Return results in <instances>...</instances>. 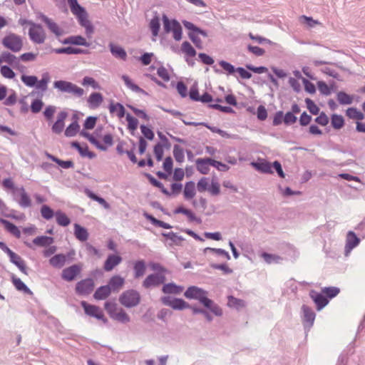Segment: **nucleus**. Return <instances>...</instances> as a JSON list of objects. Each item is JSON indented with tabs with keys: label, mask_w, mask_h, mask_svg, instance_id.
<instances>
[{
	"label": "nucleus",
	"mask_w": 365,
	"mask_h": 365,
	"mask_svg": "<svg viewBox=\"0 0 365 365\" xmlns=\"http://www.w3.org/2000/svg\"><path fill=\"white\" fill-rule=\"evenodd\" d=\"M68 3L71 11L76 16L79 24L85 28L87 36H90L93 33V27L88 20L86 11L78 3L77 0H68Z\"/></svg>",
	"instance_id": "nucleus-1"
},
{
	"label": "nucleus",
	"mask_w": 365,
	"mask_h": 365,
	"mask_svg": "<svg viewBox=\"0 0 365 365\" xmlns=\"http://www.w3.org/2000/svg\"><path fill=\"white\" fill-rule=\"evenodd\" d=\"M105 309L110 317L122 323H127L130 321L128 314L120 307H118L114 302H107L104 304Z\"/></svg>",
	"instance_id": "nucleus-2"
},
{
	"label": "nucleus",
	"mask_w": 365,
	"mask_h": 365,
	"mask_svg": "<svg viewBox=\"0 0 365 365\" xmlns=\"http://www.w3.org/2000/svg\"><path fill=\"white\" fill-rule=\"evenodd\" d=\"M1 43L4 48L15 53L20 51L23 48L22 38L14 33L6 34L2 38Z\"/></svg>",
	"instance_id": "nucleus-3"
},
{
	"label": "nucleus",
	"mask_w": 365,
	"mask_h": 365,
	"mask_svg": "<svg viewBox=\"0 0 365 365\" xmlns=\"http://www.w3.org/2000/svg\"><path fill=\"white\" fill-rule=\"evenodd\" d=\"M184 295L187 299H194L198 300L203 305H208L211 303V299L207 297V292L195 286H192L187 288L184 293Z\"/></svg>",
	"instance_id": "nucleus-4"
},
{
	"label": "nucleus",
	"mask_w": 365,
	"mask_h": 365,
	"mask_svg": "<svg viewBox=\"0 0 365 365\" xmlns=\"http://www.w3.org/2000/svg\"><path fill=\"white\" fill-rule=\"evenodd\" d=\"M29 36L36 44H42L46 39V34L41 25L29 23Z\"/></svg>",
	"instance_id": "nucleus-5"
},
{
	"label": "nucleus",
	"mask_w": 365,
	"mask_h": 365,
	"mask_svg": "<svg viewBox=\"0 0 365 365\" xmlns=\"http://www.w3.org/2000/svg\"><path fill=\"white\" fill-rule=\"evenodd\" d=\"M140 294L133 289H129L122 293L119 297L120 303L125 307L130 308L140 303Z\"/></svg>",
	"instance_id": "nucleus-6"
},
{
	"label": "nucleus",
	"mask_w": 365,
	"mask_h": 365,
	"mask_svg": "<svg viewBox=\"0 0 365 365\" xmlns=\"http://www.w3.org/2000/svg\"><path fill=\"white\" fill-rule=\"evenodd\" d=\"M82 266L81 264H73L63 269L61 277L67 282L74 280L81 273Z\"/></svg>",
	"instance_id": "nucleus-7"
},
{
	"label": "nucleus",
	"mask_w": 365,
	"mask_h": 365,
	"mask_svg": "<svg viewBox=\"0 0 365 365\" xmlns=\"http://www.w3.org/2000/svg\"><path fill=\"white\" fill-rule=\"evenodd\" d=\"M162 302L173 309L182 310L190 307V304L182 299H172L170 297H164L161 299Z\"/></svg>",
	"instance_id": "nucleus-8"
},
{
	"label": "nucleus",
	"mask_w": 365,
	"mask_h": 365,
	"mask_svg": "<svg viewBox=\"0 0 365 365\" xmlns=\"http://www.w3.org/2000/svg\"><path fill=\"white\" fill-rule=\"evenodd\" d=\"M94 288V282L92 279H85L76 284V292L78 294L87 295L92 292Z\"/></svg>",
	"instance_id": "nucleus-9"
},
{
	"label": "nucleus",
	"mask_w": 365,
	"mask_h": 365,
	"mask_svg": "<svg viewBox=\"0 0 365 365\" xmlns=\"http://www.w3.org/2000/svg\"><path fill=\"white\" fill-rule=\"evenodd\" d=\"M81 304L87 315L96 317L98 319H103L104 322H106V319H104V314L102 310L98 307L89 304L85 301H82Z\"/></svg>",
	"instance_id": "nucleus-10"
},
{
	"label": "nucleus",
	"mask_w": 365,
	"mask_h": 365,
	"mask_svg": "<svg viewBox=\"0 0 365 365\" xmlns=\"http://www.w3.org/2000/svg\"><path fill=\"white\" fill-rule=\"evenodd\" d=\"M165 280V277L162 274H152L148 275L143 282V286L145 288L157 287L163 284Z\"/></svg>",
	"instance_id": "nucleus-11"
},
{
	"label": "nucleus",
	"mask_w": 365,
	"mask_h": 365,
	"mask_svg": "<svg viewBox=\"0 0 365 365\" xmlns=\"http://www.w3.org/2000/svg\"><path fill=\"white\" fill-rule=\"evenodd\" d=\"M41 20L46 24L49 31L52 32L57 38L63 36L65 34L64 30L51 19H49L46 16H42Z\"/></svg>",
	"instance_id": "nucleus-12"
},
{
	"label": "nucleus",
	"mask_w": 365,
	"mask_h": 365,
	"mask_svg": "<svg viewBox=\"0 0 365 365\" xmlns=\"http://www.w3.org/2000/svg\"><path fill=\"white\" fill-rule=\"evenodd\" d=\"M10 258V260L14 263L18 268L25 274H27V269L25 262L24 259L17 254L14 252L9 248L5 252Z\"/></svg>",
	"instance_id": "nucleus-13"
},
{
	"label": "nucleus",
	"mask_w": 365,
	"mask_h": 365,
	"mask_svg": "<svg viewBox=\"0 0 365 365\" xmlns=\"http://www.w3.org/2000/svg\"><path fill=\"white\" fill-rule=\"evenodd\" d=\"M88 140L92 144L95 145L98 148L102 150H107L108 147L113 145V136L110 134H106L103 137V143H100L98 140L92 136L88 138Z\"/></svg>",
	"instance_id": "nucleus-14"
},
{
	"label": "nucleus",
	"mask_w": 365,
	"mask_h": 365,
	"mask_svg": "<svg viewBox=\"0 0 365 365\" xmlns=\"http://www.w3.org/2000/svg\"><path fill=\"white\" fill-rule=\"evenodd\" d=\"M309 296L316 304L317 310H321L329 303V300L322 292L319 293L314 290H312L309 293Z\"/></svg>",
	"instance_id": "nucleus-15"
},
{
	"label": "nucleus",
	"mask_w": 365,
	"mask_h": 365,
	"mask_svg": "<svg viewBox=\"0 0 365 365\" xmlns=\"http://www.w3.org/2000/svg\"><path fill=\"white\" fill-rule=\"evenodd\" d=\"M360 242L359 238L353 231H349L346 235L345 252L348 255L354 247L358 246Z\"/></svg>",
	"instance_id": "nucleus-16"
},
{
	"label": "nucleus",
	"mask_w": 365,
	"mask_h": 365,
	"mask_svg": "<svg viewBox=\"0 0 365 365\" xmlns=\"http://www.w3.org/2000/svg\"><path fill=\"white\" fill-rule=\"evenodd\" d=\"M67 116L68 113L66 111H61L58 113L57 119L51 128L53 133L56 134H60L62 133L65 126L64 121Z\"/></svg>",
	"instance_id": "nucleus-17"
},
{
	"label": "nucleus",
	"mask_w": 365,
	"mask_h": 365,
	"mask_svg": "<svg viewBox=\"0 0 365 365\" xmlns=\"http://www.w3.org/2000/svg\"><path fill=\"white\" fill-rule=\"evenodd\" d=\"M303 312V323L305 326L311 327L315 320V313L312 309L307 305H303L302 307Z\"/></svg>",
	"instance_id": "nucleus-18"
},
{
	"label": "nucleus",
	"mask_w": 365,
	"mask_h": 365,
	"mask_svg": "<svg viewBox=\"0 0 365 365\" xmlns=\"http://www.w3.org/2000/svg\"><path fill=\"white\" fill-rule=\"evenodd\" d=\"M63 44H73L77 46H84L88 47L90 46V43H88L86 39L81 36H71L63 41H62Z\"/></svg>",
	"instance_id": "nucleus-19"
},
{
	"label": "nucleus",
	"mask_w": 365,
	"mask_h": 365,
	"mask_svg": "<svg viewBox=\"0 0 365 365\" xmlns=\"http://www.w3.org/2000/svg\"><path fill=\"white\" fill-rule=\"evenodd\" d=\"M197 170L203 175L208 174L210 172V165H211V158H198L195 161Z\"/></svg>",
	"instance_id": "nucleus-20"
},
{
	"label": "nucleus",
	"mask_w": 365,
	"mask_h": 365,
	"mask_svg": "<svg viewBox=\"0 0 365 365\" xmlns=\"http://www.w3.org/2000/svg\"><path fill=\"white\" fill-rule=\"evenodd\" d=\"M122 261L121 257L115 255H110L108 257L104 263V269L107 272L111 271L115 266L119 264Z\"/></svg>",
	"instance_id": "nucleus-21"
},
{
	"label": "nucleus",
	"mask_w": 365,
	"mask_h": 365,
	"mask_svg": "<svg viewBox=\"0 0 365 365\" xmlns=\"http://www.w3.org/2000/svg\"><path fill=\"white\" fill-rule=\"evenodd\" d=\"M67 257L63 254H58L53 256L49 259V264L55 267L60 269L64 266L66 262Z\"/></svg>",
	"instance_id": "nucleus-22"
},
{
	"label": "nucleus",
	"mask_w": 365,
	"mask_h": 365,
	"mask_svg": "<svg viewBox=\"0 0 365 365\" xmlns=\"http://www.w3.org/2000/svg\"><path fill=\"white\" fill-rule=\"evenodd\" d=\"M124 284V279L118 275H115L109 280L108 286L113 292H118Z\"/></svg>",
	"instance_id": "nucleus-23"
},
{
	"label": "nucleus",
	"mask_w": 365,
	"mask_h": 365,
	"mask_svg": "<svg viewBox=\"0 0 365 365\" xmlns=\"http://www.w3.org/2000/svg\"><path fill=\"white\" fill-rule=\"evenodd\" d=\"M110 287L108 285L101 286L96 289L93 297L97 300H103L109 297L111 293Z\"/></svg>",
	"instance_id": "nucleus-24"
},
{
	"label": "nucleus",
	"mask_w": 365,
	"mask_h": 365,
	"mask_svg": "<svg viewBox=\"0 0 365 365\" xmlns=\"http://www.w3.org/2000/svg\"><path fill=\"white\" fill-rule=\"evenodd\" d=\"M11 282L15 287V288L20 292H22L25 294L32 295L33 292L31 289L18 277L13 275L11 277Z\"/></svg>",
	"instance_id": "nucleus-25"
},
{
	"label": "nucleus",
	"mask_w": 365,
	"mask_h": 365,
	"mask_svg": "<svg viewBox=\"0 0 365 365\" xmlns=\"http://www.w3.org/2000/svg\"><path fill=\"white\" fill-rule=\"evenodd\" d=\"M103 101V96L100 93H93L88 98V103L91 108H96L100 106Z\"/></svg>",
	"instance_id": "nucleus-26"
},
{
	"label": "nucleus",
	"mask_w": 365,
	"mask_h": 365,
	"mask_svg": "<svg viewBox=\"0 0 365 365\" xmlns=\"http://www.w3.org/2000/svg\"><path fill=\"white\" fill-rule=\"evenodd\" d=\"M0 222L9 232L18 238L21 237V232L14 224L4 219H0Z\"/></svg>",
	"instance_id": "nucleus-27"
},
{
	"label": "nucleus",
	"mask_w": 365,
	"mask_h": 365,
	"mask_svg": "<svg viewBox=\"0 0 365 365\" xmlns=\"http://www.w3.org/2000/svg\"><path fill=\"white\" fill-rule=\"evenodd\" d=\"M18 58L14 54L4 51L0 56V66L3 63H6L10 66H14L16 64Z\"/></svg>",
	"instance_id": "nucleus-28"
},
{
	"label": "nucleus",
	"mask_w": 365,
	"mask_h": 365,
	"mask_svg": "<svg viewBox=\"0 0 365 365\" xmlns=\"http://www.w3.org/2000/svg\"><path fill=\"white\" fill-rule=\"evenodd\" d=\"M19 192L20 199L19 200V203L20 206L23 207H29L31 206V200L26 193L25 189L21 187L20 188H18V190Z\"/></svg>",
	"instance_id": "nucleus-29"
},
{
	"label": "nucleus",
	"mask_w": 365,
	"mask_h": 365,
	"mask_svg": "<svg viewBox=\"0 0 365 365\" xmlns=\"http://www.w3.org/2000/svg\"><path fill=\"white\" fill-rule=\"evenodd\" d=\"M111 53L116 58L122 60H125L127 58V53L120 46L110 43L109 45Z\"/></svg>",
	"instance_id": "nucleus-30"
},
{
	"label": "nucleus",
	"mask_w": 365,
	"mask_h": 365,
	"mask_svg": "<svg viewBox=\"0 0 365 365\" xmlns=\"http://www.w3.org/2000/svg\"><path fill=\"white\" fill-rule=\"evenodd\" d=\"M74 235L81 242L86 241L88 238V233L86 229L78 224L74 225Z\"/></svg>",
	"instance_id": "nucleus-31"
},
{
	"label": "nucleus",
	"mask_w": 365,
	"mask_h": 365,
	"mask_svg": "<svg viewBox=\"0 0 365 365\" xmlns=\"http://www.w3.org/2000/svg\"><path fill=\"white\" fill-rule=\"evenodd\" d=\"M184 289L183 287L178 286L174 283L166 284L163 287V292L165 294H180Z\"/></svg>",
	"instance_id": "nucleus-32"
},
{
	"label": "nucleus",
	"mask_w": 365,
	"mask_h": 365,
	"mask_svg": "<svg viewBox=\"0 0 365 365\" xmlns=\"http://www.w3.org/2000/svg\"><path fill=\"white\" fill-rule=\"evenodd\" d=\"M184 197L185 199H192L195 196V185L192 181L186 182L184 188Z\"/></svg>",
	"instance_id": "nucleus-33"
},
{
	"label": "nucleus",
	"mask_w": 365,
	"mask_h": 365,
	"mask_svg": "<svg viewBox=\"0 0 365 365\" xmlns=\"http://www.w3.org/2000/svg\"><path fill=\"white\" fill-rule=\"evenodd\" d=\"M109 111L110 113H115V115L119 118H122L125 115V108L123 106L119 103H110L109 106Z\"/></svg>",
	"instance_id": "nucleus-34"
},
{
	"label": "nucleus",
	"mask_w": 365,
	"mask_h": 365,
	"mask_svg": "<svg viewBox=\"0 0 365 365\" xmlns=\"http://www.w3.org/2000/svg\"><path fill=\"white\" fill-rule=\"evenodd\" d=\"M253 166L264 173H272V165L267 161L252 163Z\"/></svg>",
	"instance_id": "nucleus-35"
},
{
	"label": "nucleus",
	"mask_w": 365,
	"mask_h": 365,
	"mask_svg": "<svg viewBox=\"0 0 365 365\" xmlns=\"http://www.w3.org/2000/svg\"><path fill=\"white\" fill-rule=\"evenodd\" d=\"M227 306L236 309H240L245 307V302L242 299H237L232 296H229Z\"/></svg>",
	"instance_id": "nucleus-36"
},
{
	"label": "nucleus",
	"mask_w": 365,
	"mask_h": 365,
	"mask_svg": "<svg viewBox=\"0 0 365 365\" xmlns=\"http://www.w3.org/2000/svg\"><path fill=\"white\" fill-rule=\"evenodd\" d=\"M85 194L91 199L98 202L100 205H101L105 209H110V205L102 197H98L96 194H94L92 191L88 189L85 190Z\"/></svg>",
	"instance_id": "nucleus-37"
},
{
	"label": "nucleus",
	"mask_w": 365,
	"mask_h": 365,
	"mask_svg": "<svg viewBox=\"0 0 365 365\" xmlns=\"http://www.w3.org/2000/svg\"><path fill=\"white\" fill-rule=\"evenodd\" d=\"M80 130V125L76 120L71 123L65 130V135L66 137L75 136Z\"/></svg>",
	"instance_id": "nucleus-38"
},
{
	"label": "nucleus",
	"mask_w": 365,
	"mask_h": 365,
	"mask_svg": "<svg viewBox=\"0 0 365 365\" xmlns=\"http://www.w3.org/2000/svg\"><path fill=\"white\" fill-rule=\"evenodd\" d=\"M53 242V238L48 236L37 237L33 240V243L37 246L45 247L51 245Z\"/></svg>",
	"instance_id": "nucleus-39"
},
{
	"label": "nucleus",
	"mask_w": 365,
	"mask_h": 365,
	"mask_svg": "<svg viewBox=\"0 0 365 365\" xmlns=\"http://www.w3.org/2000/svg\"><path fill=\"white\" fill-rule=\"evenodd\" d=\"M133 269H134L135 278H139V277L143 276L145 272V269H146L145 264L144 261L139 260V261L135 262L134 264Z\"/></svg>",
	"instance_id": "nucleus-40"
},
{
	"label": "nucleus",
	"mask_w": 365,
	"mask_h": 365,
	"mask_svg": "<svg viewBox=\"0 0 365 365\" xmlns=\"http://www.w3.org/2000/svg\"><path fill=\"white\" fill-rule=\"evenodd\" d=\"M56 220L58 225L66 227L71 223V220L68 217L61 211H57L55 212Z\"/></svg>",
	"instance_id": "nucleus-41"
},
{
	"label": "nucleus",
	"mask_w": 365,
	"mask_h": 365,
	"mask_svg": "<svg viewBox=\"0 0 365 365\" xmlns=\"http://www.w3.org/2000/svg\"><path fill=\"white\" fill-rule=\"evenodd\" d=\"M72 84V83L66 81H56L54 82L53 86L62 92L69 93Z\"/></svg>",
	"instance_id": "nucleus-42"
},
{
	"label": "nucleus",
	"mask_w": 365,
	"mask_h": 365,
	"mask_svg": "<svg viewBox=\"0 0 365 365\" xmlns=\"http://www.w3.org/2000/svg\"><path fill=\"white\" fill-rule=\"evenodd\" d=\"M121 78L123 80L125 86L133 91L139 93L144 92L143 90L138 86L135 85L128 76L123 75Z\"/></svg>",
	"instance_id": "nucleus-43"
},
{
	"label": "nucleus",
	"mask_w": 365,
	"mask_h": 365,
	"mask_svg": "<svg viewBox=\"0 0 365 365\" xmlns=\"http://www.w3.org/2000/svg\"><path fill=\"white\" fill-rule=\"evenodd\" d=\"M50 81V76L48 73H44L42 75V78L40 81H38L36 88L37 89L41 90L42 91H45L47 90L48 83Z\"/></svg>",
	"instance_id": "nucleus-44"
},
{
	"label": "nucleus",
	"mask_w": 365,
	"mask_h": 365,
	"mask_svg": "<svg viewBox=\"0 0 365 365\" xmlns=\"http://www.w3.org/2000/svg\"><path fill=\"white\" fill-rule=\"evenodd\" d=\"M149 27L151 30L153 36L155 37L157 36L158 35L160 27V19L158 16H155L150 20Z\"/></svg>",
	"instance_id": "nucleus-45"
},
{
	"label": "nucleus",
	"mask_w": 365,
	"mask_h": 365,
	"mask_svg": "<svg viewBox=\"0 0 365 365\" xmlns=\"http://www.w3.org/2000/svg\"><path fill=\"white\" fill-rule=\"evenodd\" d=\"M331 123L333 128L340 129L344 125V120L341 115L334 114L331 115Z\"/></svg>",
	"instance_id": "nucleus-46"
},
{
	"label": "nucleus",
	"mask_w": 365,
	"mask_h": 365,
	"mask_svg": "<svg viewBox=\"0 0 365 365\" xmlns=\"http://www.w3.org/2000/svg\"><path fill=\"white\" fill-rule=\"evenodd\" d=\"M21 80L26 86L29 87L36 86L38 82V78L35 76L22 75L21 76Z\"/></svg>",
	"instance_id": "nucleus-47"
},
{
	"label": "nucleus",
	"mask_w": 365,
	"mask_h": 365,
	"mask_svg": "<svg viewBox=\"0 0 365 365\" xmlns=\"http://www.w3.org/2000/svg\"><path fill=\"white\" fill-rule=\"evenodd\" d=\"M299 21L302 24H305L308 28L314 27L316 25L321 24L317 20L313 19L312 17L302 16L299 17Z\"/></svg>",
	"instance_id": "nucleus-48"
},
{
	"label": "nucleus",
	"mask_w": 365,
	"mask_h": 365,
	"mask_svg": "<svg viewBox=\"0 0 365 365\" xmlns=\"http://www.w3.org/2000/svg\"><path fill=\"white\" fill-rule=\"evenodd\" d=\"M0 73L4 78L7 79H13L16 76L14 71L8 66L1 65Z\"/></svg>",
	"instance_id": "nucleus-49"
},
{
	"label": "nucleus",
	"mask_w": 365,
	"mask_h": 365,
	"mask_svg": "<svg viewBox=\"0 0 365 365\" xmlns=\"http://www.w3.org/2000/svg\"><path fill=\"white\" fill-rule=\"evenodd\" d=\"M346 115L349 118L356 119V120H362L364 118V114L355 108H348L346 110Z\"/></svg>",
	"instance_id": "nucleus-50"
},
{
	"label": "nucleus",
	"mask_w": 365,
	"mask_h": 365,
	"mask_svg": "<svg viewBox=\"0 0 365 365\" xmlns=\"http://www.w3.org/2000/svg\"><path fill=\"white\" fill-rule=\"evenodd\" d=\"M340 292V289L336 287H324L322 289V294L328 297L329 299H332L336 297Z\"/></svg>",
	"instance_id": "nucleus-51"
},
{
	"label": "nucleus",
	"mask_w": 365,
	"mask_h": 365,
	"mask_svg": "<svg viewBox=\"0 0 365 365\" xmlns=\"http://www.w3.org/2000/svg\"><path fill=\"white\" fill-rule=\"evenodd\" d=\"M181 49L188 56L193 57L196 55V51L188 41L182 43Z\"/></svg>",
	"instance_id": "nucleus-52"
},
{
	"label": "nucleus",
	"mask_w": 365,
	"mask_h": 365,
	"mask_svg": "<svg viewBox=\"0 0 365 365\" xmlns=\"http://www.w3.org/2000/svg\"><path fill=\"white\" fill-rule=\"evenodd\" d=\"M337 101L341 104L349 105L352 103L353 98L347 93L341 91L337 93Z\"/></svg>",
	"instance_id": "nucleus-53"
},
{
	"label": "nucleus",
	"mask_w": 365,
	"mask_h": 365,
	"mask_svg": "<svg viewBox=\"0 0 365 365\" xmlns=\"http://www.w3.org/2000/svg\"><path fill=\"white\" fill-rule=\"evenodd\" d=\"M163 28L166 33H169L171 31L172 28L174 26V24H178L179 22L176 20L170 21L166 15H163Z\"/></svg>",
	"instance_id": "nucleus-54"
},
{
	"label": "nucleus",
	"mask_w": 365,
	"mask_h": 365,
	"mask_svg": "<svg viewBox=\"0 0 365 365\" xmlns=\"http://www.w3.org/2000/svg\"><path fill=\"white\" fill-rule=\"evenodd\" d=\"M126 120L128 122V128L130 130L134 131L137 129L138 125V120L130 114L126 115Z\"/></svg>",
	"instance_id": "nucleus-55"
},
{
	"label": "nucleus",
	"mask_w": 365,
	"mask_h": 365,
	"mask_svg": "<svg viewBox=\"0 0 365 365\" xmlns=\"http://www.w3.org/2000/svg\"><path fill=\"white\" fill-rule=\"evenodd\" d=\"M262 257H263L264 261L268 264H271L272 262L278 263L282 259V258L278 255L268 254L267 252H263L262 254Z\"/></svg>",
	"instance_id": "nucleus-56"
},
{
	"label": "nucleus",
	"mask_w": 365,
	"mask_h": 365,
	"mask_svg": "<svg viewBox=\"0 0 365 365\" xmlns=\"http://www.w3.org/2000/svg\"><path fill=\"white\" fill-rule=\"evenodd\" d=\"M41 216L46 220L51 219L55 215L54 212L48 205H43L41 208Z\"/></svg>",
	"instance_id": "nucleus-57"
},
{
	"label": "nucleus",
	"mask_w": 365,
	"mask_h": 365,
	"mask_svg": "<svg viewBox=\"0 0 365 365\" xmlns=\"http://www.w3.org/2000/svg\"><path fill=\"white\" fill-rule=\"evenodd\" d=\"M44 106L43 102L41 99H35L31 104V110L34 113H39Z\"/></svg>",
	"instance_id": "nucleus-58"
},
{
	"label": "nucleus",
	"mask_w": 365,
	"mask_h": 365,
	"mask_svg": "<svg viewBox=\"0 0 365 365\" xmlns=\"http://www.w3.org/2000/svg\"><path fill=\"white\" fill-rule=\"evenodd\" d=\"M182 29L180 23L174 24L170 32H173V36L175 41H180L182 38Z\"/></svg>",
	"instance_id": "nucleus-59"
},
{
	"label": "nucleus",
	"mask_w": 365,
	"mask_h": 365,
	"mask_svg": "<svg viewBox=\"0 0 365 365\" xmlns=\"http://www.w3.org/2000/svg\"><path fill=\"white\" fill-rule=\"evenodd\" d=\"M305 103L307 109L309 110L311 113L314 115L318 114V113L319 112V108L312 100H311L310 98H306Z\"/></svg>",
	"instance_id": "nucleus-60"
},
{
	"label": "nucleus",
	"mask_w": 365,
	"mask_h": 365,
	"mask_svg": "<svg viewBox=\"0 0 365 365\" xmlns=\"http://www.w3.org/2000/svg\"><path fill=\"white\" fill-rule=\"evenodd\" d=\"M209 181L207 178H202L197 184V189L200 192L208 190Z\"/></svg>",
	"instance_id": "nucleus-61"
},
{
	"label": "nucleus",
	"mask_w": 365,
	"mask_h": 365,
	"mask_svg": "<svg viewBox=\"0 0 365 365\" xmlns=\"http://www.w3.org/2000/svg\"><path fill=\"white\" fill-rule=\"evenodd\" d=\"M205 307L210 309V310L216 316H222V309L216 304L214 303L212 300H211V303L208 305H204Z\"/></svg>",
	"instance_id": "nucleus-62"
},
{
	"label": "nucleus",
	"mask_w": 365,
	"mask_h": 365,
	"mask_svg": "<svg viewBox=\"0 0 365 365\" xmlns=\"http://www.w3.org/2000/svg\"><path fill=\"white\" fill-rule=\"evenodd\" d=\"M37 55V53L32 52L24 53L19 56V60H21L24 62L34 61L36 59Z\"/></svg>",
	"instance_id": "nucleus-63"
},
{
	"label": "nucleus",
	"mask_w": 365,
	"mask_h": 365,
	"mask_svg": "<svg viewBox=\"0 0 365 365\" xmlns=\"http://www.w3.org/2000/svg\"><path fill=\"white\" fill-rule=\"evenodd\" d=\"M164 153L163 146L161 143H157L154 147V155L158 161H160L163 159Z\"/></svg>",
	"instance_id": "nucleus-64"
}]
</instances>
